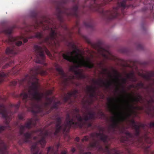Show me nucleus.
<instances>
[{"instance_id":"obj_32","label":"nucleus","mask_w":154,"mask_h":154,"mask_svg":"<svg viewBox=\"0 0 154 154\" xmlns=\"http://www.w3.org/2000/svg\"><path fill=\"white\" fill-rule=\"evenodd\" d=\"M24 113H19L18 115V118L19 119H23L24 117Z\"/></svg>"},{"instance_id":"obj_31","label":"nucleus","mask_w":154,"mask_h":154,"mask_svg":"<svg viewBox=\"0 0 154 154\" xmlns=\"http://www.w3.org/2000/svg\"><path fill=\"white\" fill-rule=\"evenodd\" d=\"M89 137L88 136H85L82 139V141L83 142L84 141H87L89 140Z\"/></svg>"},{"instance_id":"obj_13","label":"nucleus","mask_w":154,"mask_h":154,"mask_svg":"<svg viewBox=\"0 0 154 154\" xmlns=\"http://www.w3.org/2000/svg\"><path fill=\"white\" fill-rule=\"evenodd\" d=\"M96 89V87L95 86L93 87L92 86L88 85L87 86V91L89 93V96L90 99H87L84 100V98H83V102L84 104H87L89 105L92 103L93 102L92 98L95 96Z\"/></svg>"},{"instance_id":"obj_7","label":"nucleus","mask_w":154,"mask_h":154,"mask_svg":"<svg viewBox=\"0 0 154 154\" xmlns=\"http://www.w3.org/2000/svg\"><path fill=\"white\" fill-rule=\"evenodd\" d=\"M99 130L102 133H92L90 135L94 141L90 143L88 149L97 148L98 151L105 154H120V151L115 148L110 149L108 146L106 145L108 143V136L103 133L104 128L100 127ZM128 154H131L130 151L128 150Z\"/></svg>"},{"instance_id":"obj_14","label":"nucleus","mask_w":154,"mask_h":154,"mask_svg":"<svg viewBox=\"0 0 154 154\" xmlns=\"http://www.w3.org/2000/svg\"><path fill=\"white\" fill-rule=\"evenodd\" d=\"M147 103L144 105L146 108L145 112L149 116L151 117H154V106L153 104L154 103V99L152 97H150L149 100L146 99Z\"/></svg>"},{"instance_id":"obj_24","label":"nucleus","mask_w":154,"mask_h":154,"mask_svg":"<svg viewBox=\"0 0 154 154\" xmlns=\"http://www.w3.org/2000/svg\"><path fill=\"white\" fill-rule=\"evenodd\" d=\"M61 104V102L60 101L57 102H54L53 105L51 107L50 109L47 112V114L49 113L53 109H57L58 106Z\"/></svg>"},{"instance_id":"obj_33","label":"nucleus","mask_w":154,"mask_h":154,"mask_svg":"<svg viewBox=\"0 0 154 154\" xmlns=\"http://www.w3.org/2000/svg\"><path fill=\"white\" fill-rule=\"evenodd\" d=\"M137 48L139 49L142 50L143 49V47L142 45L140 43L137 44Z\"/></svg>"},{"instance_id":"obj_34","label":"nucleus","mask_w":154,"mask_h":154,"mask_svg":"<svg viewBox=\"0 0 154 154\" xmlns=\"http://www.w3.org/2000/svg\"><path fill=\"white\" fill-rule=\"evenodd\" d=\"M86 122H85V124H84L83 126L84 125H85L86 124L88 128H89V127H91L92 126V123L91 122H88V123H86ZM83 127V126H82L81 128H82Z\"/></svg>"},{"instance_id":"obj_37","label":"nucleus","mask_w":154,"mask_h":154,"mask_svg":"<svg viewBox=\"0 0 154 154\" xmlns=\"http://www.w3.org/2000/svg\"><path fill=\"white\" fill-rule=\"evenodd\" d=\"M48 95H51L52 93V91L51 90H48L47 92Z\"/></svg>"},{"instance_id":"obj_36","label":"nucleus","mask_w":154,"mask_h":154,"mask_svg":"<svg viewBox=\"0 0 154 154\" xmlns=\"http://www.w3.org/2000/svg\"><path fill=\"white\" fill-rule=\"evenodd\" d=\"M122 84H126L127 82V79L126 78H123L122 79Z\"/></svg>"},{"instance_id":"obj_5","label":"nucleus","mask_w":154,"mask_h":154,"mask_svg":"<svg viewBox=\"0 0 154 154\" xmlns=\"http://www.w3.org/2000/svg\"><path fill=\"white\" fill-rule=\"evenodd\" d=\"M68 46L73 51L72 52H68L66 54L63 53L62 56L64 59L75 64L70 67L69 70L74 73L77 79H85L86 76L83 74L82 70L81 69L77 70V69L84 66L91 69L94 67V64L91 62L90 58L87 57L86 60H85L84 57L80 53V50L78 48L73 41L69 43ZM55 67L56 70L58 72L66 83L68 82L69 80L75 79V77L74 75L67 78V75L64 73L62 68L58 65L56 64Z\"/></svg>"},{"instance_id":"obj_40","label":"nucleus","mask_w":154,"mask_h":154,"mask_svg":"<svg viewBox=\"0 0 154 154\" xmlns=\"http://www.w3.org/2000/svg\"><path fill=\"white\" fill-rule=\"evenodd\" d=\"M6 98L5 97H4V98H3L2 96H0V100H6Z\"/></svg>"},{"instance_id":"obj_27","label":"nucleus","mask_w":154,"mask_h":154,"mask_svg":"<svg viewBox=\"0 0 154 154\" xmlns=\"http://www.w3.org/2000/svg\"><path fill=\"white\" fill-rule=\"evenodd\" d=\"M84 24L87 27L92 28L93 27V21L91 19H89L87 22H84Z\"/></svg>"},{"instance_id":"obj_2","label":"nucleus","mask_w":154,"mask_h":154,"mask_svg":"<svg viewBox=\"0 0 154 154\" xmlns=\"http://www.w3.org/2000/svg\"><path fill=\"white\" fill-rule=\"evenodd\" d=\"M79 109L75 108L71 111L70 114H67L66 122L62 125V118L56 116L54 131H50L46 130L45 128H41L37 130L36 132H40L39 136L41 139L32 145V153L42 154L41 152H39V149L37 147V145L40 144L42 147H44L46 143V139L52 138L53 136L57 135L60 131H62L63 133L67 132L71 127L75 128L78 127L82 128L85 124L86 122L91 119H94L96 118V114L94 112H88L89 116L84 112V117L82 118L79 114Z\"/></svg>"},{"instance_id":"obj_3","label":"nucleus","mask_w":154,"mask_h":154,"mask_svg":"<svg viewBox=\"0 0 154 154\" xmlns=\"http://www.w3.org/2000/svg\"><path fill=\"white\" fill-rule=\"evenodd\" d=\"M132 128L135 130L134 134L127 131L123 126L120 129L121 133L125 134L126 137L121 139L122 142L125 146L130 145L134 146L143 149L146 154H154V151L150 150V146L152 143V139L148 135L149 132L146 131L147 129H152V132L154 134V121L147 124L139 123L137 125L134 120H130Z\"/></svg>"},{"instance_id":"obj_35","label":"nucleus","mask_w":154,"mask_h":154,"mask_svg":"<svg viewBox=\"0 0 154 154\" xmlns=\"http://www.w3.org/2000/svg\"><path fill=\"white\" fill-rule=\"evenodd\" d=\"M137 97L139 99L141 103H142V102L143 100V98L142 96L138 94Z\"/></svg>"},{"instance_id":"obj_6","label":"nucleus","mask_w":154,"mask_h":154,"mask_svg":"<svg viewBox=\"0 0 154 154\" xmlns=\"http://www.w3.org/2000/svg\"><path fill=\"white\" fill-rule=\"evenodd\" d=\"M33 27L34 29L41 28L50 32L49 35L43 39L42 42L50 47H56L59 45L60 42L66 39L65 36L58 31L53 20L49 18H45L39 22L36 21Z\"/></svg>"},{"instance_id":"obj_44","label":"nucleus","mask_w":154,"mask_h":154,"mask_svg":"<svg viewBox=\"0 0 154 154\" xmlns=\"http://www.w3.org/2000/svg\"><path fill=\"white\" fill-rule=\"evenodd\" d=\"M83 154H91V153L90 152H85Z\"/></svg>"},{"instance_id":"obj_41","label":"nucleus","mask_w":154,"mask_h":154,"mask_svg":"<svg viewBox=\"0 0 154 154\" xmlns=\"http://www.w3.org/2000/svg\"><path fill=\"white\" fill-rule=\"evenodd\" d=\"M80 139L79 137H76L75 139V140L77 142H79V141Z\"/></svg>"},{"instance_id":"obj_42","label":"nucleus","mask_w":154,"mask_h":154,"mask_svg":"<svg viewBox=\"0 0 154 154\" xmlns=\"http://www.w3.org/2000/svg\"><path fill=\"white\" fill-rule=\"evenodd\" d=\"M75 149L74 148H72L71 149V151L73 153L75 152Z\"/></svg>"},{"instance_id":"obj_30","label":"nucleus","mask_w":154,"mask_h":154,"mask_svg":"<svg viewBox=\"0 0 154 154\" xmlns=\"http://www.w3.org/2000/svg\"><path fill=\"white\" fill-rule=\"evenodd\" d=\"M98 114L100 116V119H104L106 117L105 115L104 114V113L100 110L98 112Z\"/></svg>"},{"instance_id":"obj_21","label":"nucleus","mask_w":154,"mask_h":154,"mask_svg":"<svg viewBox=\"0 0 154 154\" xmlns=\"http://www.w3.org/2000/svg\"><path fill=\"white\" fill-rule=\"evenodd\" d=\"M127 103V107L129 111L130 112L134 109H138L139 110H143L144 107L135 106L134 105L130 104L128 100H126Z\"/></svg>"},{"instance_id":"obj_29","label":"nucleus","mask_w":154,"mask_h":154,"mask_svg":"<svg viewBox=\"0 0 154 154\" xmlns=\"http://www.w3.org/2000/svg\"><path fill=\"white\" fill-rule=\"evenodd\" d=\"M128 95L133 97L132 99V101L133 103L135 102L136 103H137L138 102L141 103L139 99L137 97H134L132 95L130 94H128Z\"/></svg>"},{"instance_id":"obj_22","label":"nucleus","mask_w":154,"mask_h":154,"mask_svg":"<svg viewBox=\"0 0 154 154\" xmlns=\"http://www.w3.org/2000/svg\"><path fill=\"white\" fill-rule=\"evenodd\" d=\"M107 100L108 102V107L109 111L111 112H114V110L112 106V104H113L114 102L115 101H116L117 99L114 98H111L110 97L108 98Z\"/></svg>"},{"instance_id":"obj_45","label":"nucleus","mask_w":154,"mask_h":154,"mask_svg":"<svg viewBox=\"0 0 154 154\" xmlns=\"http://www.w3.org/2000/svg\"><path fill=\"white\" fill-rule=\"evenodd\" d=\"M65 29H66V30H68V28H67V27H65Z\"/></svg>"},{"instance_id":"obj_43","label":"nucleus","mask_w":154,"mask_h":154,"mask_svg":"<svg viewBox=\"0 0 154 154\" xmlns=\"http://www.w3.org/2000/svg\"><path fill=\"white\" fill-rule=\"evenodd\" d=\"M38 137L36 136H35L33 137V139L34 140H36L37 139Z\"/></svg>"},{"instance_id":"obj_10","label":"nucleus","mask_w":154,"mask_h":154,"mask_svg":"<svg viewBox=\"0 0 154 154\" xmlns=\"http://www.w3.org/2000/svg\"><path fill=\"white\" fill-rule=\"evenodd\" d=\"M35 126V124L34 123L32 119H29L26 122L24 125H20L19 127V133L20 135H23V139L20 140L18 141L19 144L21 145L24 143L28 142L32 138V133L29 132L24 133L26 129H30L32 126Z\"/></svg>"},{"instance_id":"obj_26","label":"nucleus","mask_w":154,"mask_h":154,"mask_svg":"<svg viewBox=\"0 0 154 154\" xmlns=\"http://www.w3.org/2000/svg\"><path fill=\"white\" fill-rule=\"evenodd\" d=\"M126 76L128 79H130L133 82H136L137 81V79L135 77L134 73L133 72L127 74Z\"/></svg>"},{"instance_id":"obj_12","label":"nucleus","mask_w":154,"mask_h":154,"mask_svg":"<svg viewBox=\"0 0 154 154\" xmlns=\"http://www.w3.org/2000/svg\"><path fill=\"white\" fill-rule=\"evenodd\" d=\"M117 118L115 117H112L111 119L112 123L110 125L108 128L109 133L114 134L116 131V129L119 128V124L120 122H123L126 118V116L129 117L131 116L130 113H125L120 112L115 113Z\"/></svg>"},{"instance_id":"obj_28","label":"nucleus","mask_w":154,"mask_h":154,"mask_svg":"<svg viewBox=\"0 0 154 154\" xmlns=\"http://www.w3.org/2000/svg\"><path fill=\"white\" fill-rule=\"evenodd\" d=\"M99 51H102L101 52V54L103 56V57H104L105 59H108L109 58V57H108V56L106 55V54H104L103 53V51H106V50H105V49H104L103 48L101 47H99Z\"/></svg>"},{"instance_id":"obj_16","label":"nucleus","mask_w":154,"mask_h":154,"mask_svg":"<svg viewBox=\"0 0 154 154\" xmlns=\"http://www.w3.org/2000/svg\"><path fill=\"white\" fill-rule=\"evenodd\" d=\"M112 71L115 74V79L113 80V81L117 85L116 87V90L118 91L119 90V88L118 86V85L121 86L122 87V92L125 94H127V93L126 91L124 89V86L121 84L119 82V77L120 76V75L117 70L114 69H112Z\"/></svg>"},{"instance_id":"obj_19","label":"nucleus","mask_w":154,"mask_h":154,"mask_svg":"<svg viewBox=\"0 0 154 154\" xmlns=\"http://www.w3.org/2000/svg\"><path fill=\"white\" fill-rule=\"evenodd\" d=\"M92 81L94 84H97L100 87H104L106 88H109L112 85V82L111 81H107L105 82L100 79H99L98 81L93 79Z\"/></svg>"},{"instance_id":"obj_15","label":"nucleus","mask_w":154,"mask_h":154,"mask_svg":"<svg viewBox=\"0 0 154 154\" xmlns=\"http://www.w3.org/2000/svg\"><path fill=\"white\" fill-rule=\"evenodd\" d=\"M28 31L29 32H32L33 34H34V35H30L27 37L25 38L23 36H20L19 38V39H22L23 42L24 43H26L28 41V39L33 38H37L39 39H41L43 38V35L42 32H36L35 31L29 29Z\"/></svg>"},{"instance_id":"obj_1","label":"nucleus","mask_w":154,"mask_h":154,"mask_svg":"<svg viewBox=\"0 0 154 154\" xmlns=\"http://www.w3.org/2000/svg\"><path fill=\"white\" fill-rule=\"evenodd\" d=\"M46 74V71L41 65L37 66L31 69L30 74L26 75L24 79L15 80L11 83V85L14 86L18 84L20 86L24 88L25 91L20 95H16L15 97L22 98L25 107L34 114L44 113L43 115L47 114L54 100L53 97H47V101L42 102L43 94L39 92L38 90V79L37 75L38 74L43 75Z\"/></svg>"},{"instance_id":"obj_4","label":"nucleus","mask_w":154,"mask_h":154,"mask_svg":"<svg viewBox=\"0 0 154 154\" xmlns=\"http://www.w3.org/2000/svg\"><path fill=\"white\" fill-rule=\"evenodd\" d=\"M132 128L135 130L134 134L127 131L123 126L120 129L121 133L125 134L126 137L121 139L122 142L125 146L130 145L134 146L143 149L146 154H154V151L150 150V146L152 143V139L148 135L149 132L146 131L147 129H152V132L154 134V121L147 124L139 123L137 125L134 120H130Z\"/></svg>"},{"instance_id":"obj_20","label":"nucleus","mask_w":154,"mask_h":154,"mask_svg":"<svg viewBox=\"0 0 154 154\" xmlns=\"http://www.w3.org/2000/svg\"><path fill=\"white\" fill-rule=\"evenodd\" d=\"M60 145L59 143L57 144L54 147L50 146L48 148L47 154H58V148Z\"/></svg>"},{"instance_id":"obj_9","label":"nucleus","mask_w":154,"mask_h":154,"mask_svg":"<svg viewBox=\"0 0 154 154\" xmlns=\"http://www.w3.org/2000/svg\"><path fill=\"white\" fill-rule=\"evenodd\" d=\"M14 28V26L7 27L1 31L8 36V39L6 40L5 42L11 45L10 47L7 48L5 53L7 55L10 57L18 53L20 51L18 47L20 46L22 43L21 41H17V38L13 37L11 35V34Z\"/></svg>"},{"instance_id":"obj_17","label":"nucleus","mask_w":154,"mask_h":154,"mask_svg":"<svg viewBox=\"0 0 154 154\" xmlns=\"http://www.w3.org/2000/svg\"><path fill=\"white\" fill-rule=\"evenodd\" d=\"M153 82L149 83L148 85L145 86L144 83L142 82L137 83L136 85V88L138 90L140 88H143L148 91L149 89H151L154 94V79L152 80Z\"/></svg>"},{"instance_id":"obj_46","label":"nucleus","mask_w":154,"mask_h":154,"mask_svg":"<svg viewBox=\"0 0 154 154\" xmlns=\"http://www.w3.org/2000/svg\"><path fill=\"white\" fill-rule=\"evenodd\" d=\"M116 107H117V108H118V107H119V106H116Z\"/></svg>"},{"instance_id":"obj_25","label":"nucleus","mask_w":154,"mask_h":154,"mask_svg":"<svg viewBox=\"0 0 154 154\" xmlns=\"http://www.w3.org/2000/svg\"><path fill=\"white\" fill-rule=\"evenodd\" d=\"M97 64L102 69V71L100 72L101 74H106V73H107L109 74V77L112 78V75L110 72H108V69L106 68H103L102 67V62H100V63H98Z\"/></svg>"},{"instance_id":"obj_38","label":"nucleus","mask_w":154,"mask_h":154,"mask_svg":"<svg viewBox=\"0 0 154 154\" xmlns=\"http://www.w3.org/2000/svg\"><path fill=\"white\" fill-rule=\"evenodd\" d=\"M67 153V152L66 150H63L61 152V154H66Z\"/></svg>"},{"instance_id":"obj_11","label":"nucleus","mask_w":154,"mask_h":154,"mask_svg":"<svg viewBox=\"0 0 154 154\" xmlns=\"http://www.w3.org/2000/svg\"><path fill=\"white\" fill-rule=\"evenodd\" d=\"M34 49L35 54L34 59L36 63L43 64L44 66H46V64L45 63L44 61L45 59L44 52L48 56L51 57L52 55L50 52L44 45L41 47L37 45H35L34 46Z\"/></svg>"},{"instance_id":"obj_39","label":"nucleus","mask_w":154,"mask_h":154,"mask_svg":"<svg viewBox=\"0 0 154 154\" xmlns=\"http://www.w3.org/2000/svg\"><path fill=\"white\" fill-rule=\"evenodd\" d=\"M130 88H136V85H130Z\"/></svg>"},{"instance_id":"obj_23","label":"nucleus","mask_w":154,"mask_h":154,"mask_svg":"<svg viewBox=\"0 0 154 154\" xmlns=\"http://www.w3.org/2000/svg\"><path fill=\"white\" fill-rule=\"evenodd\" d=\"M154 76V72L153 71L149 72L147 74H143L142 75V76L143 78L148 81H152V79L151 77Z\"/></svg>"},{"instance_id":"obj_8","label":"nucleus","mask_w":154,"mask_h":154,"mask_svg":"<svg viewBox=\"0 0 154 154\" xmlns=\"http://www.w3.org/2000/svg\"><path fill=\"white\" fill-rule=\"evenodd\" d=\"M76 0H62L58 2L56 6V16L58 19L61 23L63 22L64 16L67 17H74L79 19L80 16L78 12L79 3L75 5L72 8H68L65 6V4L69 2L75 3Z\"/></svg>"},{"instance_id":"obj_18","label":"nucleus","mask_w":154,"mask_h":154,"mask_svg":"<svg viewBox=\"0 0 154 154\" xmlns=\"http://www.w3.org/2000/svg\"><path fill=\"white\" fill-rule=\"evenodd\" d=\"M79 94L78 91L75 90L73 91L68 92L66 94H65L63 97V100L65 102H67L69 100H71V97H72L75 99L77 98L78 94Z\"/></svg>"}]
</instances>
